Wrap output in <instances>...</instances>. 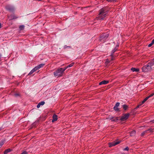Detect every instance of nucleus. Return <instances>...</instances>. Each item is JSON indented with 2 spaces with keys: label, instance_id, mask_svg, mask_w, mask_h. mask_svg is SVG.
<instances>
[{
  "label": "nucleus",
  "instance_id": "f257e3e1",
  "mask_svg": "<svg viewBox=\"0 0 154 154\" xmlns=\"http://www.w3.org/2000/svg\"><path fill=\"white\" fill-rule=\"evenodd\" d=\"M107 7H104L100 10L99 15L101 16L97 17L96 19L97 20H103L109 11V10H107Z\"/></svg>",
  "mask_w": 154,
  "mask_h": 154
},
{
  "label": "nucleus",
  "instance_id": "f03ea898",
  "mask_svg": "<svg viewBox=\"0 0 154 154\" xmlns=\"http://www.w3.org/2000/svg\"><path fill=\"white\" fill-rule=\"evenodd\" d=\"M154 65V59L151 60L146 65L144 66L142 68L143 72H146L150 71L152 69L151 67Z\"/></svg>",
  "mask_w": 154,
  "mask_h": 154
},
{
  "label": "nucleus",
  "instance_id": "7ed1b4c3",
  "mask_svg": "<svg viewBox=\"0 0 154 154\" xmlns=\"http://www.w3.org/2000/svg\"><path fill=\"white\" fill-rule=\"evenodd\" d=\"M64 71V70H63V68H60L57 69L56 72H54V75L55 76H62L63 73Z\"/></svg>",
  "mask_w": 154,
  "mask_h": 154
},
{
  "label": "nucleus",
  "instance_id": "20e7f679",
  "mask_svg": "<svg viewBox=\"0 0 154 154\" xmlns=\"http://www.w3.org/2000/svg\"><path fill=\"white\" fill-rule=\"evenodd\" d=\"M109 36V34L106 33L101 34L100 35V42H105V40Z\"/></svg>",
  "mask_w": 154,
  "mask_h": 154
},
{
  "label": "nucleus",
  "instance_id": "39448f33",
  "mask_svg": "<svg viewBox=\"0 0 154 154\" xmlns=\"http://www.w3.org/2000/svg\"><path fill=\"white\" fill-rule=\"evenodd\" d=\"M123 116L121 117L120 120L122 121H124L126 120L128 118L130 115V114L128 113L127 114H123Z\"/></svg>",
  "mask_w": 154,
  "mask_h": 154
},
{
  "label": "nucleus",
  "instance_id": "423d86ee",
  "mask_svg": "<svg viewBox=\"0 0 154 154\" xmlns=\"http://www.w3.org/2000/svg\"><path fill=\"white\" fill-rule=\"evenodd\" d=\"M121 142V141H114L112 143H109V147H111L113 146H115V145Z\"/></svg>",
  "mask_w": 154,
  "mask_h": 154
},
{
  "label": "nucleus",
  "instance_id": "0eeeda50",
  "mask_svg": "<svg viewBox=\"0 0 154 154\" xmlns=\"http://www.w3.org/2000/svg\"><path fill=\"white\" fill-rule=\"evenodd\" d=\"M6 8L7 10L11 12H13L14 11V8L13 6L9 5L6 6Z\"/></svg>",
  "mask_w": 154,
  "mask_h": 154
},
{
  "label": "nucleus",
  "instance_id": "6e6552de",
  "mask_svg": "<svg viewBox=\"0 0 154 154\" xmlns=\"http://www.w3.org/2000/svg\"><path fill=\"white\" fill-rule=\"evenodd\" d=\"M53 120L52 121V122H54L56 121L57 119V116L56 114H54L53 116Z\"/></svg>",
  "mask_w": 154,
  "mask_h": 154
},
{
  "label": "nucleus",
  "instance_id": "1a4fd4ad",
  "mask_svg": "<svg viewBox=\"0 0 154 154\" xmlns=\"http://www.w3.org/2000/svg\"><path fill=\"white\" fill-rule=\"evenodd\" d=\"M149 131L150 132H152L153 131H152V129H151V128L149 129L148 130H146V131H144L141 134V136H143V135H144L145 134V133H146L147 132V131Z\"/></svg>",
  "mask_w": 154,
  "mask_h": 154
},
{
  "label": "nucleus",
  "instance_id": "9d476101",
  "mask_svg": "<svg viewBox=\"0 0 154 154\" xmlns=\"http://www.w3.org/2000/svg\"><path fill=\"white\" fill-rule=\"evenodd\" d=\"M108 82L109 81H108L103 80L100 82L99 83V85H101L102 84H106L108 83Z\"/></svg>",
  "mask_w": 154,
  "mask_h": 154
},
{
  "label": "nucleus",
  "instance_id": "9b49d317",
  "mask_svg": "<svg viewBox=\"0 0 154 154\" xmlns=\"http://www.w3.org/2000/svg\"><path fill=\"white\" fill-rule=\"evenodd\" d=\"M117 50V49L116 48V47H115V48L114 49H113L112 51V53L111 54V56L112 57V60H113V59L112 58L113 57V54Z\"/></svg>",
  "mask_w": 154,
  "mask_h": 154
},
{
  "label": "nucleus",
  "instance_id": "f8f14e48",
  "mask_svg": "<svg viewBox=\"0 0 154 154\" xmlns=\"http://www.w3.org/2000/svg\"><path fill=\"white\" fill-rule=\"evenodd\" d=\"M45 103V102L44 101H42L39 103L37 106V108H39L41 105H43Z\"/></svg>",
  "mask_w": 154,
  "mask_h": 154
},
{
  "label": "nucleus",
  "instance_id": "ddd939ff",
  "mask_svg": "<svg viewBox=\"0 0 154 154\" xmlns=\"http://www.w3.org/2000/svg\"><path fill=\"white\" fill-rule=\"evenodd\" d=\"M12 150L10 149H6L4 152V154H6L8 152H11Z\"/></svg>",
  "mask_w": 154,
  "mask_h": 154
},
{
  "label": "nucleus",
  "instance_id": "4468645a",
  "mask_svg": "<svg viewBox=\"0 0 154 154\" xmlns=\"http://www.w3.org/2000/svg\"><path fill=\"white\" fill-rule=\"evenodd\" d=\"M131 70L133 72H138L139 69H138L132 67L131 69Z\"/></svg>",
  "mask_w": 154,
  "mask_h": 154
},
{
  "label": "nucleus",
  "instance_id": "2eb2a0df",
  "mask_svg": "<svg viewBox=\"0 0 154 154\" xmlns=\"http://www.w3.org/2000/svg\"><path fill=\"white\" fill-rule=\"evenodd\" d=\"M130 136H134L136 134V131L135 130H133L130 132Z\"/></svg>",
  "mask_w": 154,
  "mask_h": 154
},
{
  "label": "nucleus",
  "instance_id": "dca6fc26",
  "mask_svg": "<svg viewBox=\"0 0 154 154\" xmlns=\"http://www.w3.org/2000/svg\"><path fill=\"white\" fill-rule=\"evenodd\" d=\"M11 19L10 20L16 19L17 18L16 16H15L14 14H12L11 15Z\"/></svg>",
  "mask_w": 154,
  "mask_h": 154
},
{
  "label": "nucleus",
  "instance_id": "f3484780",
  "mask_svg": "<svg viewBox=\"0 0 154 154\" xmlns=\"http://www.w3.org/2000/svg\"><path fill=\"white\" fill-rule=\"evenodd\" d=\"M19 28L20 29V30H22L24 29V26L22 25L20 26Z\"/></svg>",
  "mask_w": 154,
  "mask_h": 154
},
{
  "label": "nucleus",
  "instance_id": "a211bd4d",
  "mask_svg": "<svg viewBox=\"0 0 154 154\" xmlns=\"http://www.w3.org/2000/svg\"><path fill=\"white\" fill-rule=\"evenodd\" d=\"M154 44V39L152 41L151 43L149 44L148 45V47H151Z\"/></svg>",
  "mask_w": 154,
  "mask_h": 154
},
{
  "label": "nucleus",
  "instance_id": "6ab92c4d",
  "mask_svg": "<svg viewBox=\"0 0 154 154\" xmlns=\"http://www.w3.org/2000/svg\"><path fill=\"white\" fill-rule=\"evenodd\" d=\"M5 140H2L0 142V148L5 143Z\"/></svg>",
  "mask_w": 154,
  "mask_h": 154
},
{
  "label": "nucleus",
  "instance_id": "aec40b11",
  "mask_svg": "<svg viewBox=\"0 0 154 154\" xmlns=\"http://www.w3.org/2000/svg\"><path fill=\"white\" fill-rule=\"evenodd\" d=\"M148 99L149 97H146V98H145L141 102L142 104H143V103H144L145 102V101H146Z\"/></svg>",
  "mask_w": 154,
  "mask_h": 154
},
{
  "label": "nucleus",
  "instance_id": "412c9836",
  "mask_svg": "<svg viewBox=\"0 0 154 154\" xmlns=\"http://www.w3.org/2000/svg\"><path fill=\"white\" fill-rule=\"evenodd\" d=\"M122 106L125 110H126L127 109L128 107V106L125 104L123 105Z\"/></svg>",
  "mask_w": 154,
  "mask_h": 154
},
{
  "label": "nucleus",
  "instance_id": "4be33fe9",
  "mask_svg": "<svg viewBox=\"0 0 154 154\" xmlns=\"http://www.w3.org/2000/svg\"><path fill=\"white\" fill-rule=\"evenodd\" d=\"M35 71L34 69H32L30 72L28 74V75H29L32 74Z\"/></svg>",
  "mask_w": 154,
  "mask_h": 154
},
{
  "label": "nucleus",
  "instance_id": "5701e85b",
  "mask_svg": "<svg viewBox=\"0 0 154 154\" xmlns=\"http://www.w3.org/2000/svg\"><path fill=\"white\" fill-rule=\"evenodd\" d=\"M142 104V103H141L139 105H138L136 107V108H134V109L133 110H134V111H135L137 109V108H138L140 106H141Z\"/></svg>",
  "mask_w": 154,
  "mask_h": 154
},
{
  "label": "nucleus",
  "instance_id": "b1692460",
  "mask_svg": "<svg viewBox=\"0 0 154 154\" xmlns=\"http://www.w3.org/2000/svg\"><path fill=\"white\" fill-rule=\"evenodd\" d=\"M120 104V103L119 102H117L115 106H114V108H116L118 107L119 106Z\"/></svg>",
  "mask_w": 154,
  "mask_h": 154
},
{
  "label": "nucleus",
  "instance_id": "393cba45",
  "mask_svg": "<svg viewBox=\"0 0 154 154\" xmlns=\"http://www.w3.org/2000/svg\"><path fill=\"white\" fill-rule=\"evenodd\" d=\"M74 63H71V64H69V65L67 66V68L70 67H72V66H73Z\"/></svg>",
  "mask_w": 154,
  "mask_h": 154
},
{
  "label": "nucleus",
  "instance_id": "a878e982",
  "mask_svg": "<svg viewBox=\"0 0 154 154\" xmlns=\"http://www.w3.org/2000/svg\"><path fill=\"white\" fill-rule=\"evenodd\" d=\"M114 110L116 111H119L120 110L117 107L116 108H115L114 107L113 108Z\"/></svg>",
  "mask_w": 154,
  "mask_h": 154
},
{
  "label": "nucleus",
  "instance_id": "bb28decb",
  "mask_svg": "<svg viewBox=\"0 0 154 154\" xmlns=\"http://www.w3.org/2000/svg\"><path fill=\"white\" fill-rule=\"evenodd\" d=\"M118 120H119L118 118V117H117V118H115V119H113V120H112V121H113V122H116V121H117Z\"/></svg>",
  "mask_w": 154,
  "mask_h": 154
},
{
  "label": "nucleus",
  "instance_id": "cd10ccee",
  "mask_svg": "<svg viewBox=\"0 0 154 154\" xmlns=\"http://www.w3.org/2000/svg\"><path fill=\"white\" fill-rule=\"evenodd\" d=\"M45 65L44 64L41 63L38 66L40 67V68L42 67Z\"/></svg>",
  "mask_w": 154,
  "mask_h": 154
},
{
  "label": "nucleus",
  "instance_id": "c85d7f7f",
  "mask_svg": "<svg viewBox=\"0 0 154 154\" xmlns=\"http://www.w3.org/2000/svg\"><path fill=\"white\" fill-rule=\"evenodd\" d=\"M38 122V121H37V122H34V123H33L32 124V127H34V126H35V123H37Z\"/></svg>",
  "mask_w": 154,
  "mask_h": 154
},
{
  "label": "nucleus",
  "instance_id": "c756f323",
  "mask_svg": "<svg viewBox=\"0 0 154 154\" xmlns=\"http://www.w3.org/2000/svg\"><path fill=\"white\" fill-rule=\"evenodd\" d=\"M67 48H71V46H67L66 45H65V46L64 47V49H66Z\"/></svg>",
  "mask_w": 154,
  "mask_h": 154
},
{
  "label": "nucleus",
  "instance_id": "7c9ffc66",
  "mask_svg": "<svg viewBox=\"0 0 154 154\" xmlns=\"http://www.w3.org/2000/svg\"><path fill=\"white\" fill-rule=\"evenodd\" d=\"M154 95V93H152V94H151L149 95L148 96V97H149V98H150V97L153 96Z\"/></svg>",
  "mask_w": 154,
  "mask_h": 154
},
{
  "label": "nucleus",
  "instance_id": "2f4dec72",
  "mask_svg": "<svg viewBox=\"0 0 154 154\" xmlns=\"http://www.w3.org/2000/svg\"><path fill=\"white\" fill-rule=\"evenodd\" d=\"M154 95V93H152V94H151L149 95L148 96V97H149V98H150V97L153 96Z\"/></svg>",
  "mask_w": 154,
  "mask_h": 154
},
{
  "label": "nucleus",
  "instance_id": "473e14b6",
  "mask_svg": "<svg viewBox=\"0 0 154 154\" xmlns=\"http://www.w3.org/2000/svg\"><path fill=\"white\" fill-rule=\"evenodd\" d=\"M14 95L16 97L20 96V94H17V93L15 94Z\"/></svg>",
  "mask_w": 154,
  "mask_h": 154
},
{
  "label": "nucleus",
  "instance_id": "72a5a7b5",
  "mask_svg": "<svg viewBox=\"0 0 154 154\" xmlns=\"http://www.w3.org/2000/svg\"><path fill=\"white\" fill-rule=\"evenodd\" d=\"M129 150V148L128 147H127L125 148L124 149V150H127L128 151Z\"/></svg>",
  "mask_w": 154,
  "mask_h": 154
},
{
  "label": "nucleus",
  "instance_id": "f704fd0d",
  "mask_svg": "<svg viewBox=\"0 0 154 154\" xmlns=\"http://www.w3.org/2000/svg\"><path fill=\"white\" fill-rule=\"evenodd\" d=\"M27 152L26 151L23 152L21 154H27Z\"/></svg>",
  "mask_w": 154,
  "mask_h": 154
},
{
  "label": "nucleus",
  "instance_id": "c9c22d12",
  "mask_svg": "<svg viewBox=\"0 0 154 154\" xmlns=\"http://www.w3.org/2000/svg\"><path fill=\"white\" fill-rule=\"evenodd\" d=\"M35 70V71H36V70H38V69H37V67L36 66H35L34 68H33Z\"/></svg>",
  "mask_w": 154,
  "mask_h": 154
},
{
  "label": "nucleus",
  "instance_id": "e433bc0d",
  "mask_svg": "<svg viewBox=\"0 0 154 154\" xmlns=\"http://www.w3.org/2000/svg\"><path fill=\"white\" fill-rule=\"evenodd\" d=\"M109 63V60H108V59H107L105 62V63H107V64H108V63Z\"/></svg>",
  "mask_w": 154,
  "mask_h": 154
},
{
  "label": "nucleus",
  "instance_id": "4c0bfd02",
  "mask_svg": "<svg viewBox=\"0 0 154 154\" xmlns=\"http://www.w3.org/2000/svg\"><path fill=\"white\" fill-rule=\"evenodd\" d=\"M68 68H67V66L65 67L64 68H63V70H64V71Z\"/></svg>",
  "mask_w": 154,
  "mask_h": 154
},
{
  "label": "nucleus",
  "instance_id": "58836bf2",
  "mask_svg": "<svg viewBox=\"0 0 154 154\" xmlns=\"http://www.w3.org/2000/svg\"><path fill=\"white\" fill-rule=\"evenodd\" d=\"M37 67V69H39L40 68V67H39V66H38V65L36 66Z\"/></svg>",
  "mask_w": 154,
  "mask_h": 154
},
{
  "label": "nucleus",
  "instance_id": "ea45409f",
  "mask_svg": "<svg viewBox=\"0 0 154 154\" xmlns=\"http://www.w3.org/2000/svg\"><path fill=\"white\" fill-rule=\"evenodd\" d=\"M113 118H114V117H111L109 118V119L110 120H111L112 119H113Z\"/></svg>",
  "mask_w": 154,
  "mask_h": 154
},
{
  "label": "nucleus",
  "instance_id": "a19ab883",
  "mask_svg": "<svg viewBox=\"0 0 154 154\" xmlns=\"http://www.w3.org/2000/svg\"><path fill=\"white\" fill-rule=\"evenodd\" d=\"M111 1H112V2H116V0H111Z\"/></svg>",
  "mask_w": 154,
  "mask_h": 154
},
{
  "label": "nucleus",
  "instance_id": "79ce46f5",
  "mask_svg": "<svg viewBox=\"0 0 154 154\" xmlns=\"http://www.w3.org/2000/svg\"><path fill=\"white\" fill-rule=\"evenodd\" d=\"M1 26H2L1 23H0V29L1 28Z\"/></svg>",
  "mask_w": 154,
  "mask_h": 154
},
{
  "label": "nucleus",
  "instance_id": "37998d69",
  "mask_svg": "<svg viewBox=\"0 0 154 154\" xmlns=\"http://www.w3.org/2000/svg\"><path fill=\"white\" fill-rule=\"evenodd\" d=\"M107 1L108 2H112L111 0H107Z\"/></svg>",
  "mask_w": 154,
  "mask_h": 154
},
{
  "label": "nucleus",
  "instance_id": "c03bdc74",
  "mask_svg": "<svg viewBox=\"0 0 154 154\" xmlns=\"http://www.w3.org/2000/svg\"><path fill=\"white\" fill-rule=\"evenodd\" d=\"M153 123H154V120L152 121Z\"/></svg>",
  "mask_w": 154,
  "mask_h": 154
},
{
  "label": "nucleus",
  "instance_id": "a18cd8bd",
  "mask_svg": "<svg viewBox=\"0 0 154 154\" xmlns=\"http://www.w3.org/2000/svg\"><path fill=\"white\" fill-rule=\"evenodd\" d=\"M118 45H116V47H118Z\"/></svg>",
  "mask_w": 154,
  "mask_h": 154
},
{
  "label": "nucleus",
  "instance_id": "49530a36",
  "mask_svg": "<svg viewBox=\"0 0 154 154\" xmlns=\"http://www.w3.org/2000/svg\"><path fill=\"white\" fill-rule=\"evenodd\" d=\"M1 130V128H0V131Z\"/></svg>",
  "mask_w": 154,
  "mask_h": 154
},
{
  "label": "nucleus",
  "instance_id": "de8ad7c7",
  "mask_svg": "<svg viewBox=\"0 0 154 154\" xmlns=\"http://www.w3.org/2000/svg\"><path fill=\"white\" fill-rule=\"evenodd\" d=\"M131 113H132V111H131Z\"/></svg>",
  "mask_w": 154,
  "mask_h": 154
}]
</instances>
